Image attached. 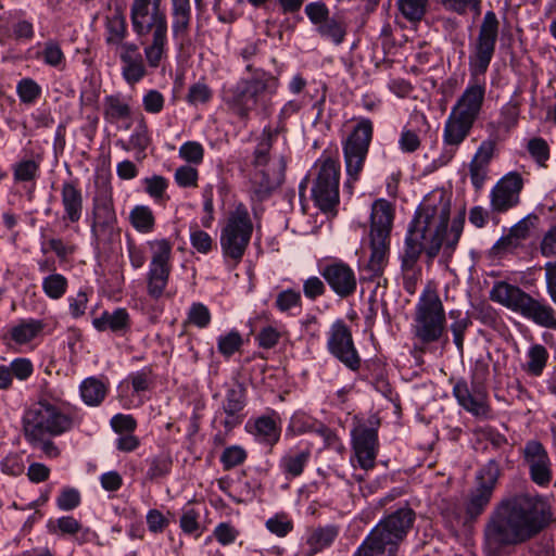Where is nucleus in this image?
Listing matches in <instances>:
<instances>
[{
  "mask_svg": "<svg viewBox=\"0 0 556 556\" xmlns=\"http://www.w3.org/2000/svg\"><path fill=\"white\" fill-rule=\"evenodd\" d=\"M56 504L61 510H72L80 504V494L74 488H65L59 495Z\"/></svg>",
  "mask_w": 556,
  "mask_h": 556,
  "instance_id": "obj_63",
  "label": "nucleus"
},
{
  "mask_svg": "<svg viewBox=\"0 0 556 556\" xmlns=\"http://www.w3.org/2000/svg\"><path fill=\"white\" fill-rule=\"evenodd\" d=\"M93 224L92 229L100 227L102 229L112 228L116 222V212L114 208L113 191L110 186L99 187L92 200Z\"/></svg>",
  "mask_w": 556,
  "mask_h": 556,
  "instance_id": "obj_28",
  "label": "nucleus"
},
{
  "mask_svg": "<svg viewBox=\"0 0 556 556\" xmlns=\"http://www.w3.org/2000/svg\"><path fill=\"white\" fill-rule=\"evenodd\" d=\"M247 389L242 383L236 382L227 389L222 404V409L226 415L223 425L227 431L232 430L243 421Z\"/></svg>",
  "mask_w": 556,
  "mask_h": 556,
  "instance_id": "obj_25",
  "label": "nucleus"
},
{
  "mask_svg": "<svg viewBox=\"0 0 556 556\" xmlns=\"http://www.w3.org/2000/svg\"><path fill=\"white\" fill-rule=\"evenodd\" d=\"M484 97L485 81L475 78L468 84L462 96L457 99L452 111L476 122L482 110Z\"/></svg>",
  "mask_w": 556,
  "mask_h": 556,
  "instance_id": "obj_26",
  "label": "nucleus"
},
{
  "mask_svg": "<svg viewBox=\"0 0 556 556\" xmlns=\"http://www.w3.org/2000/svg\"><path fill=\"white\" fill-rule=\"evenodd\" d=\"M93 326L99 331L125 332L129 329V314L125 308H116L113 313L103 312L93 320Z\"/></svg>",
  "mask_w": 556,
  "mask_h": 556,
  "instance_id": "obj_34",
  "label": "nucleus"
},
{
  "mask_svg": "<svg viewBox=\"0 0 556 556\" xmlns=\"http://www.w3.org/2000/svg\"><path fill=\"white\" fill-rule=\"evenodd\" d=\"M23 433L27 442L41 440V435H61L74 426L71 416L62 413L56 406L40 401L33 404L23 416Z\"/></svg>",
  "mask_w": 556,
  "mask_h": 556,
  "instance_id": "obj_11",
  "label": "nucleus"
},
{
  "mask_svg": "<svg viewBox=\"0 0 556 556\" xmlns=\"http://www.w3.org/2000/svg\"><path fill=\"white\" fill-rule=\"evenodd\" d=\"M148 462L150 467L147 471V477L150 480H155L166 476L170 471L173 465L172 457L166 453H161Z\"/></svg>",
  "mask_w": 556,
  "mask_h": 556,
  "instance_id": "obj_48",
  "label": "nucleus"
},
{
  "mask_svg": "<svg viewBox=\"0 0 556 556\" xmlns=\"http://www.w3.org/2000/svg\"><path fill=\"white\" fill-rule=\"evenodd\" d=\"M393 217V208L388 201L380 199L374 202L369 233L371 253L366 266V270L369 271V278L382 275L387 265Z\"/></svg>",
  "mask_w": 556,
  "mask_h": 556,
  "instance_id": "obj_9",
  "label": "nucleus"
},
{
  "mask_svg": "<svg viewBox=\"0 0 556 556\" xmlns=\"http://www.w3.org/2000/svg\"><path fill=\"white\" fill-rule=\"evenodd\" d=\"M13 178L16 182L34 181L38 177L40 161L24 159L13 165Z\"/></svg>",
  "mask_w": 556,
  "mask_h": 556,
  "instance_id": "obj_44",
  "label": "nucleus"
},
{
  "mask_svg": "<svg viewBox=\"0 0 556 556\" xmlns=\"http://www.w3.org/2000/svg\"><path fill=\"white\" fill-rule=\"evenodd\" d=\"M247 427L263 444L273 446L279 441L281 429L274 417L261 416L252 425L248 424Z\"/></svg>",
  "mask_w": 556,
  "mask_h": 556,
  "instance_id": "obj_31",
  "label": "nucleus"
},
{
  "mask_svg": "<svg viewBox=\"0 0 556 556\" xmlns=\"http://www.w3.org/2000/svg\"><path fill=\"white\" fill-rule=\"evenodd\" d=\"M526 357L527 361L521 365L522 370L530 377H541L549 359L547 349L540 343L532 344Z\"/></svg>",
  "mask_w": 556,
  "mask_h": 556,
  "instance_id": "obj_33",
  "label": "nucleus"
},
{
  "mask_svg": "<svg viewBox=\"0 0 556 556\" xmlns=\"http://www.w3.org/2000/svg\"><path fill=\"white\" fill-rule=\"evenodd\" d=\"M16 91L23 103H33L39 98L41 88L31 78H23L17 84Z\"/></svg>",
  "mask_w": 556,
  "mask_h": 556,
  "instance_id": "obj_51",
  "label": "nucleus"
},
{
  "mask_svg": "<svg viewBox=\"0 0 556 556\" xmlns=\"http://www.w3.org/2000/svg\"><path fill=\"white\" fill-rule=\"evenodd\" d=\"M63 214L61 219L66 225L77 224L84 212V195L77 181H63L60 188Z\"/></svg>",
  "mask_w": 556,
  "mask_h": 556,
  "instance_id": "obj_27",
  "label": "nucleus"
},
{
  "mask_svg": "<svg viewBox=\"0 0 556 556\" xmlns=\"http://www.w3.org/2000/svg\"><path fill=\"white\" fill-rule=\"evenodd\" d=\"M496 143L495 137L483 140L468 164L470 181L477 192L483 189L485 181L489 179L490 165L495 156Z\"/></svg>",
  "mask_w": 556,
  "mask_h": 556,
  "instance_id": "obj_22",
  "label": "nucleus"
},
{
  "mask_svg": "<svg viewBox=\"0 0 556 556\" xmlns=\"http://www.w3.org/2000/svg\"><path fill=\"white\" fill-rule=\"evenodd\" d=\"M121 61L123 63L122 75L127 84L135 85L147 75V68L142 56L127 58Z\"/></svg>",
  "mask_w": 556,
  "mask_h": 556,
  "instance_id": "obj_43",
  "label": "nucleus"
},
{
  "mask_svg": "<svg viewBox=\"0 0 556 556\" xmlns=\"http://www.w3.org/2000/svg\"><path fill=\"white\" fill-rule=\"evenodd\" d=\"M105 29V42L108 45H122V41H124L128 34L126 18L121 14L113 15L112 17L108 18Z\"/></svg>",
  "mask_w": 556,
  "mask_h": 556,
  "instance_id": "obj_41",
  "label": "nucleus"
},
{
  "mask_svg": "<svg viewBox=\"0 0 556 556\" xmlns=\"http://www.w3.org/2000/svg\"><path fill=\"white\" fill-rule=\"evenodd\" d=\"M320 275L331 290L340 298H349L356 290V277L353 269L343 262L325 265Z\"/></svg>",
  "mask_w": 556,
  "mask_h": 556,
  "instance_id": "obj_23",
  "label": "nucleus"
},
{
  "mask_svg": "<svg viewBox=\"0 0 556 556\" xmlns=\"http://www.w3.org/2000/svg\"><path fill=\"white\" fill-rule=\"evenodd\" d=\"M179 155L189 163L200 164L204 156V150L199 142L188 141L179 148Z\"/></svg>",
  "mask_w": 556,
  "mask_h": 556,
  "instance_id": "obj_60",
  "label": "nucleus"
},
{
  "mask_svg": "<svg viewBox=\"0 0 556 556\" xmlns=\"http://www.w3.org/2000/svg\"><path fill=\"white\" fill-rule=\"evenodd\" d=\"M198 177V170L189 165L180 166L175 172V181L182 188L195 187Z\"/></svg>",
  "mask_w": 556,
  "mask_h": 556,
  "instance_id": "obj_62",
  "label": "nucleus"
},
{
  "mask_svg": "<svg viewBox=\"0 0 556 556\" xmlns=\"http://www.w3.org/2000/svg\"><path fill=\"white\" fill-rule=\"evenodd\" d=\"M278 79L264 70L255 76L241 78L233 86L224 89L223 99L229 110L240 119H249L252 112L268 115L271 97L278 89Z\"/></svg>",
  "mask_w": 556,
  "mask_h": 556,
  "instance_id": "obj_3",
  "label": "nucleus"
},
{
  "mask_svg": "<svg viewBox=\"0 0 556 556\" xmlns=\"http://www.w3.org/2000/svg\"><path fill=\"white\" fill-rule=\"evenodd\" d=\"M253 232V224L247 206L238 204L229 213L220 231V248L228 269H235L242 261Z\"/></svg>",
  "mask_w": 556,
  "mask_h": 556,
  "instance_id": "obj_10",
  "label": "nucleus"
},
{
  "mask_svg": "<svg viewBox=\"0 0 556 556\" xmlns=\"http://www.w3.org/2000/svg\"><path fill=\"white\" fill-rule=\"evenodd\" d=\"M309 457V450L289 452L281 457L279 467L287 478H295L302 475Z\"/></svg>",
  "mask_w": 556,
  "mask_h": 556,
  "instance_id": "obj_36",
  "label": "nucleus"
},
{
  "mask_svg": "<svg viewBox=\"0 0 556 556\" xmlns=\"http://www.w3.org/2000/svg\"><path fill=\"white\" fill-rule=\"evenodd\" d=\"M103 118L110 124L131 117V108L122 94H109L103 99Z\"/></svg>",
  "mask_w": 556,
  "mask_h": 556,
  "instance_id": "obj_32",
  "label": "nucleus"
},
{
  "mask_svg": "<svg viewBox=\"0 0 556 556\" xmlns=\"http://www.w3.org/2000/svg\"><path fill=\"white\" fill-rule=\"evenodd\" d=\"M46 327L42 320L27 319L23 320L11 330V338L16 343H27L36 338Z\"/></svg>",
  "mask_w": 556,
  "mask_h": 556,
  "instance_id": "obj_40",
  "label": "nucleus"
},
{
  "mask_svg": "<svg viewBox=\"0 0 556 556\" xmlns=\"http://www.w3.org/2000/svg\"><path fill=\"white\" fill-rule=\"evenodd\" d=\"M522 463L531 481L546 488L553 480V463L546 447L538 440H529L521 448Z\"/></svg>",
  "mask_w": 556,
  "mask_h": 556,
  "instance_id": "obj_18",
  "label": "nucleus"
},
{
  "mask_svg": "<svg viewBox=\"0 0 556 556\" xmlns=\"http://www.w3.org/2000/svg\"><path fill=\"white\" fill-rule=\"evenodd\" d=\"M327 289L324 280L317 276H311L303 281L304 296L311 301L325 295Z\"/></svg>",
  "mask_w": 556,
  "mask_h": 556,
  "instance_id": "obj_59",
  "label": "nucleus"
},
{
  "mask_svg": "<svg viewBox=\"0 0 556 556\" xmlns=\"http://www.w3.org/2000/svg\"><path fill=\"white\" fill-rule=\"evenodd\" d=\"M553 521L544 496L516 493L494 505L482 529L484 556H509L516 546L540 535Z\"/></svg>",
  "mask_w": 556,
  "mask_h": 556,
  "instance_id": "obj_1",
  "label": "nucleus"
},
{
  "mask_svg": "<svg viewBox=\"0 0 556 556\" xmlns=\"http://www.w3.org/2000/svg\"><path fill=\"white\" fill-rule=\"evenodd\" d=\"M500 476L501 468L495 459H490L477 472L476 486L469 491L465 502V525L475 522L485 511Z\"/></svg>",
  "mask_w": 556,
  "mask_h": 556,
  "instance_id": "obj_12",
  "label": "nucleus"
},
{
  "mask_svg": "<svg viewBox=\"0 0 556 556\" xmlns=\"http://www.w3.org/2000/svg\"><path fill=\"white\" fill-rule=\"evenodd\" d=\"M372 139V123L368 118L361 119L343 142V154L349 176L348 184L357 181L366 161Z\"/></svg>",
  "mask_w": 556,
  "mask_h": 556,
  "instance_id": "obj_13",
  "label": "nucleus"
},
{
  "mask_svg": "<svg viewBox=\"0 0 556 556\" xmlns=\"http://www.w3.org/2000/svg\"><path fill=\"white\" fill-rule=\"evenodd\" d=\"M242 345V336L237 330H231L220 336L217 340V351L226 358L231 357L236 352L240 351Z\"/></svg>",
  "mask_w": 556,
  "mask_h": 556,
  "instance_id": "obj_47",
  "label": "nucleus"
},
{
  "mask_svg": "<svg viewBox=\"0 0 556 556\" xmlns=\"http://www.w3.org/2000/svg\"><path fill=\"white\" fill-rule=\"evenodd\" d=\"M340 164L331 159L325 160L317 172L312 187V197L324 213L331 212L339 204Z\"/></svg>",
  "mask_w": 556,
  "mask_h": 556,
  "instance_id": "obj_16",
  "label": "nucleus"
},
{
  "mask_svg": "<svg viewBox=\"0 0 556 556\" xmlns=\"http://www.w3.org/2000/svg\"><path fill=\"white\" fill-rule=\"evenodd\" d=\"M304 12L309 22L316 26V31L324 40L334 46L341 45L348 34V23L341 14L330 16V10L323 1L309 2Z\"/></svg>",
  "mask_w": 556,
  "mask_h": 556,
  "instance_id": "obj_17",
  "label": "nucleus"
},
{
  "mask_svg": "<svg viewBox=\"0 0 556 556\" xmlns=\"http://www.w3.org/2000/svg\"><path fill=\"white\" fill-rule=\"evenodd\" d=\"M519 108L515 102H507L504 104L500 112L498 126L509 130L515 127L518 123Z\"/></svg>",
  "mask_w": 556,
  "mask_h": 556,
  "instance_id": "obj_57",
  "label": "nucleus"
},
{
  "mask_svg": "<svg viewBox=\"0 0 556 556\" xmlns=\"http://www.w3.org/2000/svg\"><path fill=\"white\" fill-rule=\"evenodd\" d=\"M247 458V452L237 445L224 450L220 456V463L225 470H230L241 465Z\"/></svg>",
  "mask_w": 556,
  "mask_h": 556,
  "instance_id": "obj_53",
  "label": "nucleus"
},
{
  "mask_svg": "<svg viewBox=\"0 0 556 556\" xmlns=\"http://www.w3.org/2000/svg\"><path fill=\"white\" fill-rule=\"evenodd\" d=\"M266 528L273 534L283 538L293 529L292 521L283 514L275 515L266 521Z\"/></svg>",
  "mask_w": 556,
  "mask_h": 556,
  "instance_id": "obj_55",
  "label": "nucleus"
},
{
  "mask_svg": "<svg viewBox=\"0 0 556 556\" xmlns=\"http://www.w3.org/2000/svg\"><path fill=\"white\" fill-rule=\"evenodd\" d=\"M105 384L94 377L85 379L80 384L83 401L89 406H98L106 395Z\"/></svg>",
  "mask_w": 556,
  "mask_h": 556,
  "instance_id": "obj_38",
  "label": "nucleus"
},
{
  "mask_svg": "<svg viewBox=\"0 0 556 556\" xmlns=\"http://www.w3.org/2000/svg\"><path fill=\"white\" fill-rule=\"evenodd\" d=\"M274 132L265 128L262 140L253 152V172L251 173V192L253 197L263 201L281 185L285 177L286 163L282 157H271L269 151L273 146Z\"/></svg>",
  "mask_w": 556,
  "mask_h": 556,
  "instance_id": "obj_8",
  "label": "nucleus"
},
{
  "mask_svg": "<svg viewBox=\"0 0 556 556\" xmlns=\"http://www.w3.org/2000/svg\"><path fill=\"white\" fill-rule=\"evenodd\" d=\"M500 21L493 11H486L479 26L473 55L470 56V70L473 75H483L495 53Z\"/></svg>",
  "mask_w": 556,
  "mask_h": 556,
  "instance_id": "obj_15",
  "label": "nucleus"
},
{
  "mask_svg": "<svg viewBox=\"0 0 556 556\" xmlns=\"http://www.w3.org/2000/svg\"><path fill=\"white\" fill-rule=\"evenodd\" d=\"M152 252L147 276V292L149 296L159 300L165 294L172 273L173 245L167 239H157L149 242Z\"/></svg>",
  "mask_w": 556,
  "mask_h": 556,
  "instance_id": "obj_14",
  "label": "nucleus"
},
{
  "mask_svg": "<svg viewBox=\"0 0 556 556\" xmlns=\"http://www.w3.org/2000/svg\"><path fill=\"white\" fill-rule=\"evenodd\" d=\"M528 152L540 165H545L549 159V147L543 138H532L527 144Z\"/></svg>",
  "mask_w": 556,
  "mask_h": 556,
  "instance_id": "obj_56",
  "label": "nucleus"
},
{
  "mask_svg": "<svg viewBox=\"0 0 556 556\" xmlns=\"http://www.w3.org/2000/svg\"><path fill=\"white\" fill-rule=\"evenodd\" d=\"M111 427L119 434L132 433L137 428V421L131 415L116 414L111 419Z\"/></svg>",
  "mask_w": 556,
  "mask_h": 556,
  "instance_id": "obj_64",
  "label": "nucleus"
},
{
  "mask_svg": "<svg viewBox=\"0 0 556 556\" xmlns=\"http://www.w3.org/2000/svg\"><path fill=\"white\" fill-rule=\"evenodd\" d=\"M448 316L450 319L452 320L450 325V330L453 336V342L456 345L458 353L463 355L465 333L468 330V328L472 325V321L467 314H463L458 309L450 311Z\"/></svg>",
  "mask_w": 556,
  "mask_h": 556,
  "instance_id": "obj_37",
  "label": "nucleus"
},
{
  "mask_svg": "<svg viewBox=\"0 0 556 556\" xmlns=\"http://www.w3.org/2000/svg\"><path fill=\"white\" fill-rule=\"evenodd\" d=\"M42 290L48 298L59 300L67 290V279L61 274H51L43 278Z\"/></svg>",
  "mask_w": 556,
  "mask_h": 556,
  "instance_id": "obj_46",
  "label": "nucleus"
},
{
  "mask_svg": "<svg viewBox=\"0 0 556 556\" xmlns=\"http://www.w3.org/2000/svg\"><path fill=\"white\" fill-rule=\"evenodd\" d=\"M353 450L359 466L370 469L375 466L378 450L377 430L365 425H358L352 431Z\"/></svg>",
  "mask_w": 556,
  "mask_h": 556,
  "instance_id": "obj_24",
  "label": "nucleus"
},
{
  "mask_svg": "<svg viewBox=\"0 0 556 556\" xmlns=\"http://www.w3.org/2000/svg\"><path fill=\"white\" fill-rule=\"evenodd\" d=\"M475 123L471 118L451 110L445 121L442 136L445 149L440 160H442L443 164L448 163L454 157L458 147L469 136Z\"/></svg>",
  "mask_w": 556,
  "mask_h": 556,
  "instance_id": "obj_21",
  "label": "nucleus"
},
{
  "mask_svg": "<svg viewBox=\"0 0 556 556\" xmlns=\"http://www.w3.org/2000/svg\"><path fill=\"white\" fill-rule=\"evenodd\" d=\"M328 350L352 370L358 369L361 358L353 343L351 330L341 319L334 321L330 329Z\"/></svg>",
  "mask_w": 556,
  "mask_h": 556,
  "instance_id": "obj_19",
  "label": "nucleus"
},
{
  "mask_svg": "<svg viewBox=\"0 0 556 556\" xmlns=\"http://www.w3.org/2000/svg\"><path fill=\"white\" fill-rule=\"evenodd\" d=\"M430 0H397L396 5L402 16L409 23L421 22L429 9Z\"/></svg>",
  "mask_w": 556,
  "mask_h": 556,
  "instance_id": "obj_39",
  "label": "nucleus"
},
{
  "mask_svg": "<svg viewBox=\"0 0 556 556\" xmlns=\"http://www.w3.org/2000/svg\"><path fill=\"white\" fill-rule=\"evenodd\" d=\"M538 222L539 217L534 214H530L514 225L509 229V233L521 243L530 237V232Z\"/></svg>",
  "mask_w": 556,
  "mask_h": 556,
  "instance_id": "obj_52",
  "label": "nucleus"
},
{
  "mask_svg": "<svg viewBox=\"0 0 556 556\" xmlns=\"http://www.w3.org/2000/svg\"><path fill=\"white\" fill-rule=\"evenodd\" d=\"M190 242L191 245L202 254H207L213 248L212 237L200 229L198 225L190 227Z\"/></svg>",
  "mask_w": 556,
  "mask_h": 556,
  "instance_id": "obj_50",
  "label": "nucleus"
},
{
  "mask_svg": "<svg viewBox=\"0 0 556 556\" xmlns=\"http://www.w3.org/2000/svg\"><path fill=\"white\" fill-rule=\"evenodd\" d=\"M188 320L198 328H205L211 323V313L202 303H193L188 313Z\"/></svg>",
  "mask_w": 556,
  "mask_h": 556,
  "instance_id": "obj_58",
  "label": "nucleus"
},
{
  "mask_svg": "<svg viewBox=\"0 0 556 556\" xmlns=\"http://www.w3.org/2000/svg\"><path fill=\"white\" fill-rule=\"evenodd\" d=\"M163 0H132L130 21L138 36L151 33V41L144 48V56L150 67L160 66L166 55L168 24L161 10Z\"/></svg>",
  "mask_w": 556,
  "mask_h": 556,
  "instance_id": "obj_4",
  "label": "nucleus"
},
{
  "mask_svg": "<svg viewBox=\"0 0 556 556\" xmlns=\"http://www.w3.org/2000/svg\"><path fill=\"white\" fill-rule=\"evenodd\" d=\"M439 3L445 11L460 16L468 12H472L476 16L481 14L482 0H439Z\"/></svg>",
  "mask_w": 556,
  "mask_h": 556,
  "instance_id": "obj_45",
  "label": "nucleus"
},
{
  "mask_svg": "<svg viewBox=\"0 0 556 556\" xmlns=\"http://www.w3.org/2000/svg\"><path fill=\"white\" fill-rule=\"evenodd\" d=\"M129 218L134 228L140 232H150L154 227L155 218L149 206H135L130 212Z\"/></svg>",
  "mask_w": 556,
  "mask_h": 556,
  "instance_id": "obj_42",
  "label": "nucleus"
},
{
  "mask_svg": "<svg viewBox=\"0 0 556 556\" xmlns=\"http://www.w3.org/2000/svg\"><path fill=\"white\" fill-rule=\"evenodd\" d=\"M212 98V90L205 83L199 81L190 86L187 101L190 104L206 103Z\"/></svg>",
  "mask_w": 556,
  "mask_h": 556,
  "instance_id": "obj_61",
  "label": "nucleus"
},
{
  "mask_svg": "<svg viewBox=\"0 0 556 556\" xmlns=\"http://www.w3.org/2000/svg\"><path fill=\"white\" fill-rule=\"evenodd\" d=\"M338 528L334 526L319 527L311 530L306 539L308 555H315L330 546L338 536Z\"/></svg>",
  "mask_w": 556,
  "mask_h": 556,
  "instance_id": "obj_35",
  "label": "nucleus"
},
{
  "mask_svg": "<svg viewBox=\"0 0 556 556\" xmlns=\"http://www.w3.org/2000/svg\"><path fill=\"white\" fill-rule=\"evenodd\" d=\"M412 332L415 339V349L425 352L426 346L439 342L446 337V315L443 303L435 291L426 290L420 295L414 314Z\"/></svg>",
  "mask_w": 556,
  "mask_h": 556,
  "instance_id": "obj_7",
  "label": "nucleus"
},
{
  "mask_svg": "<svg viewBox=\"0 0 556 556\" xmlns=\"http://www.w3.org/2000/svg\"><path fill=\"white\" fill-rule=\"evenodd\" d=\"M522 188L523 179L519 173L510 172L503 176L490 193L492 210L497 213H504L517 206L520 202Z\"/></svg>",
  "mask_w": 556,
  "mask_h": 556,
  "instance_id": "obj_20",
  "label": "nucleus"
},
{
  "mask_svg": "<svg viewBox=\"0 0 556 556\" xmlns=\"http://www.w3.org/2000/svg\"><path fill=\"white\" fill-rule=\"evenodd\" d=\"M450 220V202L442 194L426 198L415 213L405 238L402 270L415 269L421 253L428 262L439 254Z\"/></svg>",
  "mask_w": 556,
  "mask_h": 556,
  "instance_id": "obj_2",
  "label": "nucleus"
},
{
  "mask_svg": "<svg viewBox=\"0 0 556 556\" xmlns=\"http://www.w3.org/2000/svg\"><path fill=\"white\" fill-rule=\"evenodd\" d=\"M416 514L404 506L381 519L353 556H396L415 522Z\"/></svg>",
  "mask_w": 556,
  "mask_h": 556,
  "instance_id": "obj_5",
  "label": "nucleus"
},
{
  "mask_svg": "<svg viewBox=\"0 0 556 556\" xmlns=\"http://www.w3.org/2000/svg\"><path fill=\"white\" fill-rule=\"evenodd\" d=\"M173 38L182 47L189 40L192 21L191 0H169Z\"/></svg>",
  "mask_w": 556,
  "mask_h": 556,
  "instance_id": "obj_30",
  "label": "nucleus"
},
{
  "mask_svg": "<svg viewBox=\"0 0 556 556\" xmlns=\"http://www.w3.org/2000/svg\"><path fill=\"white\" fill-rule=\"evenodd\" d=\"M490 299L540 327L556 330V309L544 299H535L517 286L495 282Z\"/></svg>",
  "mask_w": 556,
  "mask_h": 556,
  "instance_id": "obj_6",
  "label": "nucleus"
},
{
  "mask_svg": "<svg viewBox=\"0 0 556 556\" xmlns=\"http://www.w3.org/2000/svg\"><path fill=\"white\" fill-rule=\"evenodd\" d=\"M150 143L151 137L149 135L147 122L144 118H141L129 138V144L132 149L137 150L138 154L144 155V151Z\"/></svg>",
  "mask_w": 556,
  "mask_h": 556,
  "instance_id": "obj_49",
  "label": "nucleus"
},
{
  "mask_svg": "<svg viewBox=\"0 0 556 556\" xmlns=\"http://www.w3.org/2000/svg\"><path fill=\"white\" fill-rule=\"evenodd\" d=\"M301 293L293 289H287L277 294L275 305L280 312H287L292 307L301 306Z\"/></svg>",
  "mask_w": 556,
  "mask_h": 556,
  "instance_id": "obj_54",
  "label": "nucleus"
},
{
  "mask_svg": "<svg viewBox=\"0 0 556 556\" xmlns=\"http://www.w3.org/2000/svg\"><path fill=\"white\" fill-rule=\"evenodd\" d=\"M453 394L458 404L478 418H489L491 407L488 404V395L482 390L471 392L466 381H458L453 388Z\"/></svg>",
  "mask_w": 556,
  "mask_h": 556,
  "instance_id": "obj_29",
  "label": "nucleus"
}]
</instances>
